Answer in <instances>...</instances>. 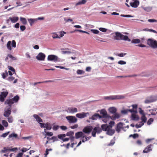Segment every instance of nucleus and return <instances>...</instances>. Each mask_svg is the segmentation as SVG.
<instances>
[{
    "label": "nucleus",
    "mask_w": 157,
    "mask_h": 157,
    "mask_svg": "<svg viewBox=\"0 0 157 157\" xmlns=\"http://www.w3.org/2000/svg\"><path fill=\"white\" fill-rule=\"evenodd\" d=\"M84 138V139L83 138V139L82 140V141L83 143H84L85 142L90 139V138H91V136L87 137L86 136H85Z\"/></svg>",
    "instance_id": "43"
},
{
    "label": "nucleus",
    "mask_w": 157,
    "mask_h": 157,
    "mask_svg": "<svg viewBox=\"0 0 157 157\" xmlns=\"http://www.w3.org/2000/svg\"><path fill=\"white\" fill-rule=\"evenodd\" d=\"M33 117L38 122H43L42 120L37 115L34 114L33 115Z\"/></svg>",
    "instance_id": "27"
},
{
    "label": "nucleus",
    "mask_w": 157,
    "mask_h": 157,
    "mask_svg": "<svg viewBox=\"0 0 157 157\" xmlns=\"http://www.w3.org/2000/svg\"><path fill=\"white\" fill-rule=\"evenodd\" d=\"M12 138L13 139H18V135L14 132L11 133L8 136V139Z\"/></svg>",
    "instance_id": "24"
},
{
    "label": "nucleus",
    "mask_w": 157,
    "mask_h": 157,
    "mask_svg": "<svg viewBox=\"0 0 157 157\" xmlns=\"http://www.w3.org/2000/svg\"><path fill=\"white\" fill-rule=\"evenodd\" d=\"M75 138L76 139H78L82 137V138H84L85 137L84 134L82 132H79L75 133Z\"/></svg>",
    "instance_id": "17"
},
{
    "label": "nucleus",
    "mask_w": 157,
    "mask_h": 157,
    "mask_svg": "<svg viewBox=\"0 0 157 157\" xmlns=\"http://www.w3.org/2000/svg\"><path fill=\"white\" fill-rule=\"evenodd\" d=\"M89 113L82 112L81 113H79L76 114V116L79 118H83L86 117L87 115H89Z\"/></svg>",
    "instance_id": "10"
},
{
    "label": "nucleus",
    "mask_w": 157,
    "mask_h": 157,
    "mask_svg": "<svg viewBox=\"0 0 157 157\" xmlns=\"http://www.w3.org/2000/svg\"><path fill=\"white\" fill-rule=\"evenodd\" d=\"M44 131L46 133V135L48 136H52L53 135V133L52 132H48L45 131L46 129H44Z\"/></svg>",
    "instance_id": "53"
},
{
    "label": "nucleus",
    "mask_w": 157,
    "mask_h": 157,
    "mask_svg": "<svg viewBox=\"0 0 157 157\" xmlns=\"http://www.w3.org/2000/svg\"><path fill=\"white\" fill-rule=\"evenodd\" d=\"M131 118L132 120L138 121L139 119V117L136 113H132L131 116Z\"/></svg>",
    "instance_id": "20"
},
{
    "label": "nucleus",
    "mask_w": 157,
    "mask_h": 157,
    "mask_svg": "<svg viewBox=\"0 0 157 157\" xmlns=\"http://www.w3.org/2000/svg\"><path fill=\"white\" fill-rule=\"evenodd\" d=\"M157 110V109H154L149 110V112L151 113V114L153 115H155L156 113L155 112Z\"/></svg>",
    "instance_id": "36"
},
{
    "label": "nucleus",
    "mask_w": 157,
    "mask_h": 157,
    "mask_svg": "<svg viewBox=\"0 0 157 157\" xmlns=\"http://www.w3.org/2000/svg\"><path fill=\"white\" fill-rule=\"evenodd\" d=\"M147 44L154 48H157V42L155 40L149 39L147 40Z\"/></svg>",
    "instance_id": "3"
},
{
    "label": "nucleus",
    "mask_w": 157,
    "mask_h": 157,
    "mask_svg": "<svg viewBox=\"0 0 157 157\" xmlns=\"http://www.w3.org/2000/svg\"><path fill=\"white\" fill-rule=\"evenodd\" d=\"M110 128H112V125H108L107 124H103L101 125V128L102 130L105 131H107Z\"/></svg>",
    "instance_id": "16"
},
{
    "label": "nucleus",
    "mask_w": 157,
    "mask_h": 157,
    "mask_svg": "<svg viewBox=\"0 0 157 157\" xmlns=\"http://www.w3.org/2000/svg\"><path fill=\"white\" fill-rule=\"evenodd\" d=\"M2 124L6 127H7L8 126V124L7 122L5 120H3L2 121Z\"/></svg>",
    "instance_id": "44"
},
{
    "label": "nucleus",
    "mask_w": 157,
    "mask_h": 157,
    "mask_svg": "<svg viewBox=\"0 0 157 157\" xmlns=\"http://www.w3.org/2000/svg\"><path fill=\"white\" fill-rule=\"evenodd\" d=\"M115 143V141L113 140H112L107 145L108 146H112Z\"/></svg>",
    "instance_id": "49"
},
{
    "label": "nucleus",
    "mask_w": 157,
    "mask_h": 157,
    "mask_svg": "<svg viewBox=\"0 0 157 157\" xmlns=\"http://www.w3.org/2000/svg\"><path fill=\"white\" fill-rule=\"evenodd\" d=\"M59 128V126L57 125H54L52 127V129L54 131L57 130Z\"/></svg>",
    "instance_id": "57"
},
{
    "label": "nucleus",
    "mask_w": 157,
    "mask_h": 157,
    "mask_svg": "<svg viewBox=\"0 0 157 157\" xmlns=\"http://www.w3.org/2000/svg\"><path fill=\"white\" fill-rule=\"evenodd\" d=\"M101 118L102 120L104 122L106 123L110 119H111V117L109 115L104 117H101Z\"/></svg>",
    "instance_id": "21"
},
{
    "label": "nucleus",
    "mask_w": 157,
    "mask_h": 157,
    "mask_svg": "<svg viewBox=\"0 0 157 157\" xmlns=\"http://www.w3.org/2000/svg\"><path fill=\"white\" fill-rule=\"evenodd\" d=\"M8 68L10 70H11L13 72V73H15V70L12 67L9 66L8 67Z\"/></svg>",
    "instance_id": "59"
},
{
    "label": "nucleus",
    "mask_w": 157,
    "mask_h": 157,
    "mask_svg": "<svg viewBox=\"0 0 157 157\" xmlns=\"http://www.w3.org/2000/svg\"><path fill=\"white\" fill-rule=\"evenodd\" d=\"M28 20L31 26H32L33 24L36 21H37V19H28Z\"/></svg>",
    "instance_id": "32"
},
{
    "label": "nucleus",
    "mask_w": 157,
    "mask_h": 157,
    "mask_svg": "<svg viewBox=\"0 0 157 157\" xmlns=\"http://www.w3.org/2000/svg\"><path fill=\"white\" fill-rule=\"evenodd\" d=\"M99 30L100 31L103 32H106L107 31L106 29L104 28H100L99 29Z\"/></svg>",
    "instance_id": "63"
},
{
    "label": "nucleus",
    "mask_w": 157,
    "mask_h": 157,
    "mask_svg": "<svg viewBox=\"0 0 157 157\" xmlns=\"http://www.w3.org/2000/svg\"><path fill=\"white\" fill-rule=\"evenodd\" d=\"M109 98L110 100H116L123 99L124 98V96L121 95H117L109 96Z\"/></svg>",
    "instance_id": "12"
},
{
    "label": "nucleus",
    "mask_w": 157,
    "mask_h": 157,
    "mask_svg": "<svg viewBox=\"0 0 157 157\" xmlns=\"http://www.w3.org/2000/svg\"><path fill=\"white\" fill-rule=\"evenodd\" d=\"M85 72L84 71L80 70H78L77 71V73L78 74H84Z\"/></svg>",
    "instance_id": "52"
},
{
    "label": "nucleus",
    "mask_w": 157,
    "mask_h": 157,
    "mask_svg": "<svg viewBox=\"0 0 157 157\" xmlns=\"http://www.w3.org/2000/svg\"><path fill=\"white\" fill-rule=\"evenodd\" d=\"M46 129L48 130H51L52 128V125L48 122H47L45 124V127Z\"/></svg>",
    "instance_id": "31"
},
{
    "label": "nucleus",
    "mask_w": 157,
    "mask_h": 157,
    "mask_svg": "<svg viewBox=\"0 0 157 157\" xmlns=\"http://www.w3.org/2000/svg\"><path fill=\"white\" fill-rule=\"evenodd\" d=\"M157 99H155V96H151L145 100L144 102L145 103H149L155 101Z\"/></svg>",
    "instance_id": "14"
},
{
    "label": "nucleus",
    "mask_w": 157,
    "mask_h": 157,
    "mask_svg": "<svg viewBox=\"0 0 157 157\" xmlns=\"http://www.w3.org/2000/svg\"><path fill=\"white\" fill-rule=\"evenodd\" d=\"M144 30L146 31H149L150 32H153L154 33H157V32L156 31H155V30H154L152 29H144Z\"/></svg>",
    "instance_id": "54"
},
{
    "label": "nucleus",
    "mask_w": 157,
    "mask_h": 157,
    "mask_svg": "<svg viewBox=\"0 0 157 157\" xmlns=\"http://www.w3.org/2000/svg\"><path fill=\"white\" fill-rule=\"evenodd\" d=\"M9 19L13 23H15L17 22L19 19V18L17 17H10Z\"/></svg>",
    "instance_id": "25"
},
{
    "label": "nucleus",
    "mask_w": 157,
    "mask_h": 157,
    "mask_svg": "<svg viewBox=\"0 0 157 157\" xmlns=\"http://www.w3.org/2000/svg\"><path fill=\"white\" fill-rule=\"evenodd\" d=\"M139 113L141 114L142 116L145 115V114L144 113V111L143 110H142V109L140 108H139Z\"/></svg>",
    "instance_id": "55"
},
{
    "label": "nucleus",
    "mask_w": 157,
    "mask_h": 157,
    "mask_svg": "<svg viewBox=\"0 0 157 157\" xmlns=\"http://www.w3.org/2000/svg\"><path fill=\"white\" fill-rule=\"evenodd\" d=\"M128 111L131 113H137V111L136 110H134L133 109H128Z\"/></svg>",
    "instance_id": "62"
},
{
    "label": "nucleus",
    "mask_w": 157,
    "mask_h": 157,
    "mask_svg": "<svg viewBox=\"0 0 157 157\" xmlns=\"http://www.w3.org/2000/svg\"><path fill=\"white\" fill-rule=\"evenodd\" d=\"M1 74L2 77L4 79H5L8 75V72L6 70H5V72H2Z\"/></svg>",
    "instance_id": "35"
},
{
    "label": "nucleus",
    "mask_w": 157,
    "mask_h": 157,
    "mask_svg": "<svg viewBox=\"0 0 157 157\" xmlns=\"http://www.w3.org/2000/svg\"><path fill=\"white\" fill-rule=\"evenodd\" d=\"M9 133L10 132H7L5 133H3L2 135H1L0 136V137H1L5 138L8 136V135H9Z\"/></svg>",
    "instance_id": "45"
},
{
    "label": "nucleus",
    "mask_w": 157,
    "mask_h": 157,
    "mask_svg": "<svg viewBox=\"0 0 157 157\" xmlns=\"http://www.w3.org/2000/svg\"><path fill=\"white\" fill-rule=\"evenodd\" d=\"M138 134L136 133L134 134L133 135H130L129 136V137H132L134 139L137 138L138 137Z\"/></svg>",
    "instance_id": "50"
},
{
    "label": "nucleus",
    "mask_w": 157,
    "mask_h": 157,
    "mask_svg": "<svg viewBox=\"0 0 157 157\" xmlns=\"http://www.w3.org/2000/svg\"><path fill=\"white\" fill-rule=\"evenodd\" d=\"M100 113L102 115L101 117H104L108 115L107 114L106 111L104 109H101L100 111Z\"/></svg>",
    "instance_id": "30"
},
{
    "label": "nucleus",
    "mask_w": 157,
    "mask_h": 157,
    "mask_svg": "<svg viewBox=\"0 0 157 157\" xmlns=\"http://www.w3.org/2000/svg\"><path fill=\"white\" fill-rule=\"evenodd\" d=\"M86 0H81V1L79 2H78L75 5L76 6L80 5L82 4H85L86 2Z\"/></svg>",
    "instance_id": "34"
},
{
    "label": "nucleus",
    "mask_w": 157,
    "mask_h": 157,
    "mask_svg": "<svg viewBox=\"0 0 157 157\" xmlns=\"http://www.w3.org/2000/svg\"><path fill=\"white\" fill-rule=\"evenodd\" d=\"M111 117V119L114 120L117 119H119L120 117V114L115 113H114V115Z\"/></svg>",
    "instance_id": "22"
},
{
    "label": "nucleus",
    "mask_w": 157,
    "mask_h": 157,
    "mask_svg": "<svg viewBox=\"0 0 157 157\" xmlns=\"http://www.w3.org/2000/svg\"><path fill=\"white\" fill-rule=\"evenodd\" d=\"M53 81L52 80H48V81H44L43 82H37V84H40L41 83H47L48 82H53Z\"/></svg>",
    "instance_id": "56"
},
{
    "label": "nucleus",
    "mask_w": 157,
    "mask_h": 157,
    "mask_svg": "<svg viewBox=\"0 0 157 157\" xmlns=\"http://www.w3.org/2000/svg\"><path fill=\"white\" fill-rule=\"evenodd\" d=\"M44 54L42 52L39 53L36 56V59L39 60H44L45 58Z\"/></svg>",
    "instance_id": "13"
},
{
    "label": "nucleus",
    "mask_w": 157,
    "mask_h": 157,
    "mask_svg": "<svg viewBox=\"0 0 157 157\" xmlns=\"http://www.w3.org/2000/svg\"><path fill=\"white\" fill-rule=\"evenodd\" d=\"M19 99L18 96L16 95L12 98L6 99L4 102L5 105H8L9 106L11 107L12 104L17 103Z\"/></svg>",
    "instance_id": "2"
},
{
    "label": "nucleus",
    "mask_w": 157,
    "mask_h": 157,
    "mask_svg": "<svg viewBox=\"0 0 157 157\" xmlns=\"http://www.w3.org/2000/svg\"><path fill=\"white\" fill-rule=\"evenodd\" d=\"M66 136V135L65 134H60L58 135V137L59 139H61L63 140L64 138Z\"/></svg>",
    "instance_id": "40"
},
{
    "label": "nucleus",
    "mask_w": 157,
    "mask_h": 157,
    "mask_svg": "<svg viewBox=\"0 0 157 157\" xmlns=\"http://www.w3.org/2000/svg\"><path fill=\"white\" fill-rule=\"evenodd\" d=\"M102 128L99 127L94 128L92 132V136L94 137H96V133H100L102 132Z\"/></svg>",
    "instance_id": "7"
},
{
    "label": "nucleus",
    "mask_w": 157,
    "mask_h": 157,
    "mask_svg": "<svg viewBox=\"0 0 157 157\" xmlns=\"http://www.w3.org/2000/svg\"><path fill=\"white\" fill-rule=\"evenodd\" d=\"M123 123L121 122H119L117 124V126L115 128L116 131L119 133L121 131V129L123 128Z\"/></svg>",
    "instance_id": "19"
},
{
    "label": "nucleus",
    "mask_w": 157,
    "mask_h": 157,
    "mask_svg": "<svg viewBox=\"0 0 157 157\" xmlns=\"http://www.w3.org/2000/svg\"><path fill=\"white\" fill-rule=\"evenodd\" d=\"M134 1L133 2H130V6L133 8H136L139 5V2L138 0H132Z\"/></svg>",
    "instance_id": "15"
},
{
    "label": "nucleus",
    "mask_w": 157,
    "mask_h": 157,
    "mask_svg": "<svg viewBox=\"0 0 157 157\" xmlns=\"http://www.w3.org/2000/svg\"><path fill=\"white\" fill-rule=\"evenodd\" d=\"M126 55V53H120V54H117V55L118 56H119V57H122L124 56H125Z\"/></svg>",
    "instance_id": "61"
},
{
    "label": "nucleus",
    "mask_w": 157,
    "mask_h": 157,
    "mask_svg": "<svg viewBox=\"0 0 157 157\" xmlns=\"http://www.w3.org/2000/svg\"><path fill=\"white\" fill-rule=\"evenodd\" d=\"M152 145L150 144L148 145L143 151V152L144 153H147L151 150V147Z\"/></svg>",
    "instance_id": "23"
},
{
    "label": "nucleus",
    "mask_w": 157,
    "mask_h": 157,
    "mask_svg": "<svg viewBox=\"0 0 157 157\" xmlns=\"http://www.w3.org/2000/svg\"><path fill=\"white\" fill-rule=\"evenodd\" d=\"M11 47L14 48L16 47V43L14 40L9 41L7 44L6 47L9 50H11L12 49Z\"/></svg>",
    "instance_id": "4"
},
{
    "label": "nucleus",
    "mask_w": 157,
    "mask_h": 157,
    "mask_svg": "<svg viewBox=\"0 0 157 157\" xmlns=\"http://www.w3.org/2000/svg\"><path fill=\"white\" fill-rule=\"evenodd\" d=\"M74 134V132L72 131H70L67 132L66 136H69L70 137H71V136H73Z\"/></svg>",
    "instance_id": "42"
},
{
    "label": "nucleus",
    "mask_w": 157,
    "mask_h": 157,
    "mask_svg": "<svg viewBox=\"0 0 157 157\" xmlns=\"http://www.w3.org/2000/svg\"><path fill=\"white\" fill-rule=\"evenodd\" d=\"M91 31L94 33L95 34H98L99 32L98 30L97 29H92L91 30Z\"/></svg>",
    "instance_id": "51"
},
{
    "label": "nucleus",
    "mask_w": 157,
    "mask_h": 157,
    "mask_svg": "<svg viewBox=\"0 0 157 157\" xmlns=\"http://www.w3.org/2000/svg\"><path fill=\"white\" fill-rule=\"evenodd\" d=\"M52 37L54 38H60V37L56 33H52Z\"/></svg>",
    "instance_id": "46"
},
{
    "label": "nucleus",
    "mask_w": 157,
    "mask_h": 157,
    "mask_svg": "<svg viewBox=\"0 0 157 157\" xmlns=\"http://www.w3.org/2000/svg\"><path fill=\"white\" fill-rule=\"evenodd\" d=\"M140 40L138 39H133L132 40L131 43L134 44H138L140 43Z\"/></svg>",
    "instance_id": "38"
},
{
    "label": "nucleus",
    "mask_w": 157,
    "mask_h": 157,
    "mask_svg": "<svg viewBox=\"0 0 157 157\" xmlns=\"http://www.w3.org/2000/svg\"><path fill=\"white\" fill-rule=\"evenodd\" d=\"M78 126V125L77 124H75L74 125L71 126L70 128L72 129H74L77 128Z\"/></svg>",
    "instance_id": "64"
},
{
    "label": "nucleus",
    "mask_w": 157,
    "mask_h": 157,
    "mask_svg": "<svg viewBox=\"0 0 157 157\" xmlns=\"http://www.w3.org/2000/svg\"><path fill=\"white\" fill-rule=\"evenodd\" d=\"M153 121V119L152 118H150L147 121V124L148 125H150Z\"/></svg>",
    "instance_id": "48"
},
{
    "label": "nucleus",
    "mask_w": 157,
    "mask_h": 157,
    "mask_svg": "<svg viewBox=\"0 0 157 157\" xmlns=\"http://www.w3.org/2000/svg\"><path fill=\"white\" fill-rule=\"evenodd\" d=\"M62 53L63 54H65L66 53L67 54H71V53L72 52L70 51H62Z\"/></svg>",
    "instance_id": "60"
},
{
    "label": "nucleus",
    "mask_w": 157,
    "mask_h": 157,
    "mask_svg": "<svg viewBox=\"0 0 157 157\" xmlns=\"http://www.w3.org/2000/svg\"><path fill=\"white\" fill-rule=\"evenodd\" d=\"M68 110L69 112L71 113H73L77 112V109L76 108L71 107L68 109Z\"/></svg>",
    "instance_id": "28"
},
{
    "label": "nucleus",
    "mask_w": 157,
    "mask_h": 157,
    "mask_svg": "<svg viewBox=\"0 0 157 157\" xmlns=\"http://www.w3.org/2000/svg\"><path fill=\"white\" fill-rule=\"evenodd\" d=\"M13 117L12 116H10L8 117V121L10 123H11L13 122Z\"/></svg>",
    "instance_id": "47"
},
{
    "label": "nucleus",
    "mask_w": 157,
    "mask_h": 157,
    "mask_svg": "<svg viewBox=\"0 0 157 157\" xmlns=\"http://www.w3.org/2000/svg\"><path fill=\"white\" fill-rule=\"evenodd\" d=\"M112 128H110L109 129H108L107 131V134L110 136H112L115 132V130L112 129Z\"/></svg>",
    "instance_id": "26"
},
{
    "label": "nucleus",
    "mask_w": 157,
    "mask_h": 157,
    "mask_svg": "<svg viewBox=\"0 0 157 157\" xmlns=\"http://www.w3.org/2000/svg\"><path fill=\"white\" fill-rule=\"evenodd\" d=\"M109 111L111 113L114 114L116 113L117 109L115 107H112L109 108Z\"/></svg>",
    "instance_id": "33"
},
{
    "label": "nucleus",
    "mask_w": 157,
    "mask_h": 157,
    "mask_svg": "<svg viewBox=\"0 0 157 157\" xmlns=\"http://www.w3.org/2000/svg\"><path fill=\"white\" fill-rule=\"evenodd\" d=\"M48 61H52L55 62L59 61L58 57L54 55H50L48 56Z\"/></svg>",
    "instance_id": "5"
},
{
    "label": "nucleus",
    "mask_w": 157,
    "mask_h": 157,
    "mask_svg": "<svg viewBox=\"0 0 157 157\" xmlns=\"http://www.w3.org/2000/svg\"><path fill=\"white\" fill-rule=\"evenodd\" d=\"M15 149H17V148L10 149L9 147H4L3 149L0 151V152L1 153H8L11 151H14Z\"/></svg>",
    "instance_id": "11"
},
{
    "label": "nucleus",
    "mask_w": 157,
    "mask_h": 157,
    "mask_svg": "<svg viewBox=\"0 0 157 157\" xmlns=\"http://www.w3.org/2000/svg\"><path fill=\"white\" fill-rule=\"evenodd\" d=\"M142 8L145 11L147 12H149L151 11L152 9L151 7H142Z\"/></svg>",
    "instance_id": "39"
},
{
    "label": "nucleus",
    "mask_w": 157,
    "mask_h": 157,
    "mask_svg": "<svg viewBox=\"0 0 157 157\" xmlns=\"http://www.w3.org/2000/svg\"><path fill=\"white\" fill-rule=\"evenodd\" d=\"M115 35L114 36V39L117 40H124L129 42L131 41V40L127 36H124L121 33L119 32L115 33Z\"/></svg>",
    "instance_id": "1"
},
{
    "label": "nucleus",
    "mask_w": 157,
    "mask_h": 157,
    "mask_svg": "<svg viewBox=\"0 0 157 157\" xmlns=\"http://www.w3.org/2000/svg\"><path fill=\"white\" fill-rule=\"evenodd\" d=\"M93 129V127L91 126H87L84 128L82 132L87 134H89Z\"/></svg>",
    "instance_id": "8"
},
{
    "label": "nucleus",
    "mask_w": 157,
    "mask_h": 157,
    "mask_svg": "<svg viewBox=\"0 0 157 157\" xmlns=\"http://www.w3.org/2000/svg\"><path fill=\"white\" fill-rule=\"evenodd\" d=\"M66 118L70 123H75L77 122V119L74 116H69L66 117Z\"/></svg>",
    "instance_id": "6"
},
{
    "label": "nucleus",
    "mask_w": 157,
    "mask_h": 157,
    "mask_svg": "<svg viewBox=\"0 0 157 157\" xmlns=\"http://www.w3.org/2000/svg\"><path fill=\"white\" fill-rule=\"evenodd\" d=\"M141 119L142 121L144 123H145L147 120V118L146 117L145 115L142 116L141 117Z\"/></svg>",
    "instance_id": "41"
},
{
    "label": "nucleus",
    "mask_w": 157,
    "mask_h": 157,
    "mask_svg": "<svg viewBox=\"0 0 157 157\" xmlns=\"http://www.w3.org/2000/svg\"><path fill=\"white\" fill-rule=\"evenodd\" d=\"M101 116L98 113H95L93 115L91 119L93 120H96L98 117L101 118Z\"/></svg>",
    "instance_id": "29"
},
{
    "label": "nucleus",
    "mask_w": 157,
    "mask_h": 157,
    "mask_svg": "<svg viewBox=\"0 0 157 157\" xmlns=\"http://www.w3.org/2000/svg\"><path fill=\"white\" fill-rule=\"evenodd\" d=\"M11 107L9 106V107L7 109V110L4 112L3 115L6 117H8L11 113Z\"/></svg>",
    "instance_id": "18"
},
{
    "label": "nucleus",
    "mask_w": 157,
    "mask_h": 157,
    "mask_svg": "<svg viewBox=\"0 0 157 157\" xmlns=\"http://www.w3.org/2000/svg\"><path fill=\"white\" fill-rule=\"evenodd\" d=\"M20 20L23 24L26 25L27 24V21L25 18L21 17H20Z\"/></svg>",
    "instance_id": "37"
},
{
    "label": "nucleus",
    "mask_w": 157,
    "mask_h": 157,
    "mask_svg": "<svg viewBox=\"0 0 157 157\" xmlns=\"http://www.w3.org/2000/svg\"><path fill=\"white\" fill-rule=\"evenodd\" d=\"M118 63L119 64L123 65L126 64V62L122 60H120L118 62Z\"/></svg>",
    "instance_id": "58"
},
{
    "label": "nucleus",
    "mask_w": 157,
    "mask_h": 157,
    "mask_svg": "<svg viewBox=\"0 0 157 157\" xmlns=\"http://www.w3.org/2000/svg\"><path fill=\"white\" fill-rule=\"evenodd\" d=\"M8 94V92L7 91L2 92L0 94V101L1 102H3L5 101V98Z\"/></svg>",
    "instance_id": "9"
}]
</instances>
